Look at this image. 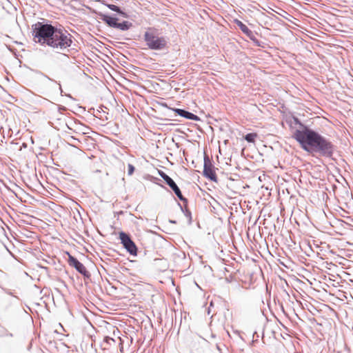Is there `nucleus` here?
<instances>
[{"label": "nucleus", "mask_w": 353, "mask_h": 353, "mask_svg": "<svg viewBox=\"0 0 353 353\" xmlns=\"http://www.w3.org/2000/svg\"><path fill=\"white\" fill-rule=\"evenodd\" d=\"M32 36L34 42L54 48H66L71 45L70 34L50 23H34Z\"/></svg>", "instance_id": "nucleus-1"}, {"label": "nucleus", "mask_w": 353, "mask_h": 353, "mask_svg": "<svg viewBox=\"0 0 353 353\" xmlns=\"http://www.w3.org/2000/svg\"><path fill=\"white\" fill-rule=\"evenodd\" d=\"M294 138L301 144V148L308 153L319 152L327 157H330L332 154V143L307 128L296 130Z\"/></svg>", "instance_id": "nucleus-2"}, {"label": "nucleus", "mask_w": 353, "mask_h": 353, "mask_svg": "<svg viewBox=\"0 0 353 353\" xmlns=\"http://www.w3.org/2000/svg\"><path fill=\"white\" fill-rule=\"evenodd\" d=\"M146 46L151 50H161L167 48L168 41L165 38L159 37L157 30L148 28L143 35Z\"/></svg>", "instance_id": "nucleus-3"}, {"label": "nucleus", "mask_w": 353, "mask_h": 353, "mask_svg": "<svg viewBox=\"0 0 353 353\" xmlns=\"http://www.w3.org/2000/svg\"><path fill=\"white\" fill-rule=\"evenodd\" d=\"M119 239L121 241V243H122L123 247L127 250L130 254L136 256L137 254V248L134 243L130 238V236L128 234L120 232H119Z\"/></svg>", "instance_id": "nucleus-4"}, {"label": "nucleus", "mask_w": 353, "mask_h": 353, "mask_svg": "<svg viewBox=\"0 0 353 353\" xmlns=\"http://www.w3.org/2000/svg\"><path fill=\"white\" fill-rule=\"evenodd\" d=\"M159 176H161L164 181H165L166 184L168 185L171 190H172L174 193H175L176 196H177L180 201H185V198L183 196L182 193L181 192L180 189H179L178 186L176 185L174 181L171 179L170 177H169V176H168L162 171H159Z\"/></svg>", "instance_id": "nucleus-5"}, {"label": "nucleus", "mask_w": 353, "mask_h": 353, "mask_svg": "<svg viewBox=\"0 0 353 353\" xmlns=\"http://www.w3.org/2000/svg\"><path fill=\"white\" fill-rule=\"evenodd\" d=\"M203 172H204V176L211 179L212 181H216V174H215L212 163L208 159H205L204 171Z\"/></svg>", "instance_id": "nucleus-6"}, {"label": "nucleus", "mask_w": 353, "mask_h": 353, "mask_svg": "<svg viewBox=\"0 0 353 353\" xmlns=\"http://www.w3.org/2000/svg\"><path fill=\"white\" fill-rule=\"evenodd\" d=\"M69 263L70 265L76 268L77 271L80 274L85 276L87 274L86 268L84 267L83 264L77 261V259L74 258L72 256L69 257Z\"/></svg>", "instance_id": "nucleus-7"}, {"label": "nucleus", "mask_w": 353, "mask_h": 353, "mask_svg": "<svg viewBox=\"0 0 353 353\" xmlns=\"http://www.w3.org/2000/svg\"><path fill=\"white\" fill-rule=\"evenodd\" d=\"M174 112H175L176 114L186 119H189L193 121H196L198 119V117H196V114L180 108L174 109Z\"/></svg>", "instance_id": "nucleus-8"}, {"label": "nucleus", "mask_w": 353, "mask_h": 353, "mask_svg": "<svg viewBox=\"0 0 353 353\" xmlns=\"http://www.w3.org/2000/svg\"><path fill=\"white\" fill-rule=\"evenodd\" d=\"M111 28L125 31L130 28V23H107Z\"/></svg>", "instance_id": "nucleus-9"}, {"label": "nucleus", "mask_w": 353, "mask_h": 353, "mask_svg": "<svg viewBox=\"0 0 353 353\" xmlns=\"http://www.w3.org/2000/svg\"><path fill=\"white\" fill-rule=\"evenodd\" d=\"M239 28H240V30H241L242 32L245 33L247 35V37H248L251 39L254 40V34L251 32V30H250L249 28H248L246 25L245 23H239Z\"/></svg>", "instance_id": "nucleus-10"}, {"label": "nucleus", "mask_w": 353, "mask_h": 353, "mask_svg": "<svg viewBox=\"0 0 353 353\" xmlns=\"http://www.w3.org/2000/svg\"><path fill=\"white\" fill-rule=\"evenodd\" d=\"M258 137V134L256 132L249 133L246 134L245 139L246 141L248 143H254L256 138Z\"/></svg>", "instance_id": "nucleus-11"}, {"label": "nucleus", "mask_w": 353, "mask_h": 353, "mask_svg": "<svg viewBox=\"0 0 353 353\" xmlns=\"http://www.w3.org/2000/svg\"><path fill=\"white\" fill-rule=\"evenodd\" d=\"M134 171V168L132 166V165H131V164L128 165V173H129V174H132Z\"/></svg>", "instance_id": "nucleus-12"}, {"label": "nucleus", "mask_w": 353, "mask_h": 353, "mask_svg": "<svg viewBox=\"0 0 353 353\" xmlns=\"http://www.w3.org/2000/svg\"><path fill=\"white\" fill-rule=\"evenodd\" d=\"M108 7L110 8V10H113V11H116V12H119V8L115 5H109Z\"/></svg>", "instance_id": "nucleus-13"}, {"label": "nucleus", "mask_w": 353, "mask_h": 353, "mask_svg": "<svg viewBox=\"0 0 353 353\" xmlns=\"http://www.w3.org/2000/svg\"><path fill=\"white\" fill-rule=\"evenodd\" d=\"M273 17H270L272 21H281L282 19H279L276 15L272 14Z\"/></svg>", "instance_id": "nucleus-14"}, {"label": "nucleus", "mask_w": 353, "mask_h": 353, "mask_svg": "<svg viewBox=\"0 0 353 353\" xmlns=\"http://www.w3.org/2000/svg\"><path fill=\"white\" fill-rule=\"evenodd\" d=\"M234 22L239 23V22H240V21H239V20H237V19H235V20H234Z\"/></svg>", "instance_id": "nucleus-15"}]
</instances>
